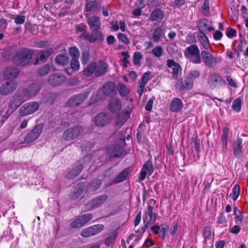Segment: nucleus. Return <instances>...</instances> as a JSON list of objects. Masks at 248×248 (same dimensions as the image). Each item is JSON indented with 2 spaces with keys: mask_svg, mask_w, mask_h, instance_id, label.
<instances>
[{
  "mask_svg": "<svg viewBox=\"0 0 248 248\" xmlns=\"http://www.w3.org/2000/svg\"><path fill=\"white\" fill-rule=\"evenodd\" d=\"M33 51L28 49H21L18 50L13 57L12 61L14 63L20 66L25 65L31 62Z\"/></svg>",
  "mask_w": 248,
  "mask_h": 248,
  "instance_id": "nucleus-1",
  "label": "nucleus"
},
{
  "mask_svg": "<svg viewBox=\"0 0 248 248\" xmlns=\"http://www.w3.org/2000/svg\"><path fill=\"white\" fill-rule=\"evenodd\" d=\"M84 187V186L83 184L80 183L78 184L77 187H75L74 190L71 193V198L73 200L78 198L82 194Z\"/></svg>",
  "mask_w": 248,
  "mask_h": 248,
  "instance_id": "nucleus-30",
  "label": "nucleus"
},
{
  "mask_svg": "<svg viewBox=\"0 0 248 248\" xmlns=\"http://www.w3.org/2000/svg\"><path fill=\"white\" fill-rule=\"evenodd\" d=\"M107 199V196L105 195H101L97 198L94 199L92 201L91 209L99 207L103 203H104Z\"/></svg>",
  "mask_w": 248,
  "mask_h": 248,
  "instance_id": "nucleus-31",
  "label": "nucleus"
},
{
  "mask_svg": "<svg viewBox=\"0 0 248 248\" xmlns=\"http://www.w3.org/2000/svg\"><path fill=\"white\" fill-rule=\"evenodd\" d=\"M82 36L84 37V39L92 43L101 44L104 39V35L100 29L91 30V34L85 32Z\"/></svg>",
  "mask_w": 248,
  "mask_h": 248,
  "instance_id": "nucleus-2",
  "label": "nucleus"
},
{
  "mask_svg": "<svg viewBox=\"0 0 248 248\" xmlns=\"http://www.w3.org/2000/svg\"><path fill=\"white\" fill-rule=\"evenodd\" d=\"M233 212L236 223H241L243 217L241 211L235 206L233 208Z\"/></svg>",
  "mask_w": 248,
  "mask_h": 248,
  "instance_id": "nucleus-39",
  "label": "nucleus"
},
{
  "mask_svg": "<svg viewBox=\"0 0 248 248\" xmlns=\"http://www.w3.org/2000/svg\"><path fill=\"white\" fill-rule=\"evenodd\" d=\"M83 132V129L81 127L76 126L68 128L63 135V138L66 140H71L80 136Z\"/></svg>",
  "mask_w": 248,
  "mask_h": 248,
  "instance_id": "nucleus-7",
  "label": "nucleus"
},
{
  "mask_svg": "<svg viewBox=\"0 0 248 248\" xmlns=\"http://www.w3.org/2000/svg\"><path fill=\"white\" fill-rule=\"evenodd\" d=\"M241 99L239 98H237L232 103V108L236 112H239L241 110Z\"/></svg>",
  "mask_w": 248,
  "mask_h": 248,
  "instance_id": "nucleus-46",
  "label": "nucleus"
},
{
  "mask_svg": "<svg viewBox=\"0 0 248 248\" xmlns=\"http://www.w3.org/2000/svg\"><path fill=\"white\" fill-rule=\"evenodd\" d=\"M178 230V224L177 222H173L170 230V234L174 235Z\"/></svg>",
  "mask_w": 248,
  "mask_h": 248,
  "instance_id": "nucleus-60",
  "label": "nucleus"
},
{
  "mask_svg": "<svg viewBox=\"0 0 248 248\" xmlns=\"http://www.w3.org/2000/svg\"><path fill=\"white\" fill-rule=\"evenodd\" d=\"M202 58L200 56V51L189 58V61L194 64H200L202 62Z\"/></svg>",
  "mask_w": 248,
  "mask_h": 248,
  "instance_id": "nucleus-44",
  "label": "nucleus"
},
{
  "mask_svg": "<svg viewBox=\"0 0 248 248\" xmlns=\"http://www.w3.org/2000/svg\"><path fill=\"white\" fill-rule=\"evenodd\" d=\"M222 78L217 74H211L209 75L208 83L212 88H218L224 84Z\"/></svg>",
  "mask_w": 248,
  "mask_h": 248,
  "instance_id": "nucleus-10",
  "label": "nucleus"
},
{
  "mask_svg": "<svg viewBox=\"0 0 248 248\" xmlns=\"http://www.w3.org/2000/svg\"><path fill=\"white\" fill-rule=\"evenodd\" d=\"M65 79V77L63 75H54L49 77L48 82L51 85L56 86L62 84Z\"/></svg>",
  "mask_w": 248,
  "mask_h": 248,
  "instance_id": "nucleus-21",
  "label": "nucleus"
},
{
  "mask_svg": "<svg viewBox=\"0 0 248 248\" xmlns=\"http://www.w3.org/2000/svg\"><path fill=\"white\" fill-rule=\"evenodd\" d=\"M167 66L172 68V74L173 78H177L178 72L180 68L179 63L175 62L173 60H168L167 61Z\"/></svg>",
  "mask_w": 248,
  "mask_h": 248,
  "instance_id": "nucleus-24",
  "label": "nucleus"
},
{
  "mask_svg": "<svg viewBox=\"0 0 248 248\" xmlns=\"http://www.w3.org/2000/svg\"><path fill=\"white\" fill-rule=\"evenodd\" d=\"M242 140L238 138L233 144V151L234 155L237 156L242 152Z\"/></svg>",
  "mask_w": 248,
  "mask_h": 248,
  "instance_id": "nucleus-29",
  "label": "nucleus"
},
{
  "mask_svg": "<svg viewBox=\"0 0 248 248\" xmlns=\"http://www.w3.org/2000/svg\"><path fill=\"white\" fill-rule=\"evenodd\" d=\"M198 28L200 31V32H207L214 30V29L211 27L208 26V21L205 19H201L198 24Z\"/></svg>",
  "mask_w": 248,
  "mask_h": 248,
  "instance_id": "nucleus-22",
  "label": "nucleus"
},
{
  "mask_svg": "<svg viewBox=\"0 0 248 248\" xmlns=\"http://www.w3.org/2000/svg\"><path fill=\"white\" fill-rule=\"evenodd\" d=\"M87 22L91 30L100 29L101 23L100 18L97 16H92L87 18Z\"/></svg>",
  "mask_w": 248,
  "mask_h": 248,
  "instance_id": "nucleus-16",
  "label": "nucleus"
},
{
  "mask_svg": "<svg viewBox=\"0 0 248 248\" xmlns=\"http://www.w3.org/2000/svg\"><path fill=\"white\" fill-rule=\"evenodd\" d=\"M101 182L99 179L93 180L88 186L87 190L89 191H93L97 190L101 186Z\"/></svg>",
  "mask_w": 248,
  "mask_h": 248,
  "instance_id": "nucleus-35",
  "label": "nucleus"
},
{
  "mask_svg": "<svg viewBox=\"0 0 248 248\" xmlns=\"http://www.w3.org/2000/svg\"><path fill=\"white\" fill-rule=\"evenodd\" d=\"M70 65L73 70L78 71L80 66L78 59H72L70 62Z\"/></svg>",
  "mask_w": 248,
  "mask_h": 248,
  "instance_id": "nucleus-53",
  "label": "nucleus"
},
{
  "mask_svg": "<svg viewBox=\"0 0 248 248\" xmlns=\"http://www.w3.org/2000/svg\"><path fill=\"white\" fill-rule=\"evenodd\" d=\"M229 128L227 127H224L223 129V134L221 137V142L223 146L227 147L228 143V139L229 137Z\"/></svg>",
  "mask_w": 248,
  "mask_h": 248,
  "instance_id": "nucleus-41",
  "label": "nucleus"
},
{
  "mask_svg": "<svg viewBox=\"0 0 248 248\" xmlns=\"http://www.w3.org/2000/svg\"><path fill=\"white\" fill-rule=\"evenodd\" d=\"M162 30L160 27H157L154 30L153 38L155 41L158 42L163 36Z\"/></svg>",
  "mask_w": 248,
  "mask_h": 248,
  "instance_id": "nucleus-40",
  "label": "nucleus"
},
{
  "mask_svg": "<svg viewBox=\"0 0 248 248\" xmlns=\"http://www.w3.org/2000/svg\"><path fill=\"white\" fill-rule=\"evenodd\" d=\"M183 107V103L181 99L178 98H174L170 106V110L172 112H177L179 111Z\"/></svg>",
  "mask_w": 248,
  "mask_h": 248,
  "instance_id": "nucleus-25",
  "label": "nucleus"
},
{
  "mask_svg": "<svg viewBox=\"0 0 248 248\" xmlns=\"http://www.w3.org/2000/svg\"><path fill=\"white\" fill-rule=\"evenodd\" d=\"M92 217L93 216L92 214H85L79 217L80 221H81L83 225H84L87 222L91 220Z\"/></svg>",
  "mask_w": 248,
  "mask_h": 248,
  "instance_id": "nucleus-54",
  "label": "nucleus"
},
{
  "mask_svg": "<svg viewBox=\"0 0 248 248\" xmlns=\"http://www.w3.org/2000/svg\"><path fill=\"white\" fill-rule=\"evenodd\" d=\"M39 104L36 102H31L24 104L19 110V114L22 116H26L36 111Z\"/></svg>",
  "mask_w": 248,
  "mask_h": 248,
  "instance_id": "nucleus-3",
  "label": "nucleus"
},
{
  "mask_svg": "<svg viewBox=\"0 0 248 248\" xmlns=\"http://www.w3.org/2000/svg\"><path fill=\"white\" fill-rule=\"evenodd\" d=\"M69 53L72 59H78L79 51L76 47H71L69 49Z\"/></svg>",
  "mask_w": 248,
  "mask_h": 248,
  "instance_id": "nucleus-49",
  "label": "nucleus"
},
{
  "mask_svg": "<svg viewBox=\"0 0 248 248\" xmlns=\"http://www.w3.org/2000/svg\"><path fill=\"white\" fill-rule=\"evenodd\" d=\"M102 92L106 95L112 94L115 92V86L112 82L106 83L102 89Z\"/></svg>",
  "mask_w": 248,
  "mask_h": 248,
  "instance_id": "nucleus-26",
  "label": "nucleus"
},
{
  "mask_svg": "<svg viewBox=\"0 0 248 248\" xmlns=\"http://www.w3.org/2000/svg\"><path fill=\"white\" fill-rule=\"evenodd\" d=\"M181 86L180 89L182 90H189L192 88L193 85V81L191 78H186L181 82Z\"/></svg>",
  "mask_w": 248,
  "mask_h": 248,
  "instance_id": "nucleus-32",
  "label": "nucleus"
},
{
  "mask_svg": "<svg viewBox=\"0 0 248 248\" xmlns=\"http://www.w3.org/2000/svg\"><path fill=\"white\" fill-rule=\"evenodd\" d=\"M163 49L161 47L157 46L152 50L154 55L156 57H160L162 55Z\"/></svg>",
  "mask_w": 248,
  "mask_h": 248,
  "instance_id": "nucleus-55",
  "label": "nucleus"
},
{
  "mask_svg": "<svg viewBox=\"0 0 248 248\" xmlns=\"http://www.w3.org/2000/svg\"><path fill=\"white\" fill-rule=\"evenodd\" d=\"M83 169V166L81 164L78 165L76 168L73 170L67 175L69 178H73L78 175Z\"/></svg>",
  "mask_w": 248,
  "mask_h": 248,
  "instance_id": "nucleus-42",
  "label": "nucleus"
},
{
  "mask_svg": "<svg viewBox=\"0 0 248 248\" xmlns=\"http://www.w3.org/2000/svg\"><path fill=\"white\" fill-rule=\"evenodd\" d=\"M17 84L14 81L7 82L1 86L0 89V93L3 95L9 94L15 90Z\"/></svg>",
  "mask_w": 248,
  "mask_h": 248,
  "instance_id": "nucleus-13",
  "label": "nucleus"
},
{
  "mask_svg": "<svg viewBox=\"0 0 248 248\" xmlns=\"http://www.w3.org/2000/svg\"><path fill=\"white\" fill-rule=\"evenodd\" d=\"M53 52V51L51 48L48 49L44 51H42L41 52V54L39 57V60L40 61L45 62L47 58L51 54H52ZM38 61L39 59H37L34 62V64H37L38 63Z\"/></svg>",
  "mask_w": 248,
  "mask_h": 248,
  "instance_id": "nucleus-34",
  "label": "nucleus"
},
{
  "mask_svg": "<svg viewBox=\"0 0 248 248\" xmlns=\"http://www.w3.org/2000/svg\"><path fill=\"white\" fill-rule=\"evenodd\" d=\"M240 194V186L238 185H235L232 189V199L235 201L238 198Z\"/></svg>",
  "mask_w": 248,
  "mask_h": 248,
  "instance_id": "nucleus-52",
  "label": "nucleus"
},
{
  "mask_svg": "<svg viewBox=\"0 0 248 248\" xmlns=\"http://www.w3.org/2000/svg\"><path fill=\"white\" fill-rule=\"evenodd\" d=\"M83 224L80 221L79 217L74 220L71 223V226L74 228L81 227Z\"/></svg>",
  "mask_w": 248,
  "mask_h": 248,
  "instance_id": "nucleus-57",
  "label": "nucleus"
},
{
  "mask_svg": "<svg viewBox=\"0 0 248 248\" xmlns=\"http://www.w3.org/2000/svg\"><path fill=\"white\" fill-rule=\"evenodd\" d=\"M128 174L127 170H125L120 173L115 178L114 182L115 183H118L124 180Z\"/></svg>",
  "mask_w": 248,
  "mask_h": 248,
  "instance_id": "nucleus-43",
  "label": "nucleus"
},
{
  "mask_svg": "<svg viewBox=\"0 0 248 248\" xmlns=\"http://www.w3.org/2000/svg\"><path fill=\"white\" fill-rule=\"evenodd\" d=\"M201 56L203 62L210 67H214L219 61L217 57L205 50L201 52Z\"/></svg>",
  "mask_w": 248,
  "mask_h": 248,
  "instance_id": "nucleus-4",
  "label": "nucleus"
},
{
  "mask_svg": "<svg viewBox=\"0 0 248 248\" xmlns=\"http://www.w3.org/2000/svg\"><path fill=\"white\" fill-rule=\"evenodd\" d=\"M143 55L141 53L137 51L134 53L133 59V63L135 65H139L140 61L142 59Z\"/></svg>",
  "mask_w": 248,
  "mask_h": 248,
  "instance_id": "nucleus-50",
  "label": "nucleus"
},
{
  "mask_svg": "<svg viewBox=\"0 0 248 248\" xmlns=\"http://www.w3.org/2000/svg\"><path fill=\"white\" fill-rule=\"evenodd\" d=\"M116 238V235L115 234L111 235L108 237H107L105 240V244L108 245L109 246L111 245L113 242L115 240Z\"/></svg>",
  "mask_w": 248,
  "mask_h": 248,
  "instance_id": "nucleus-62",
  "label": "nucleus"
},
{
  "mask_svg": "<svg viewBox=\"0 0 248 248\" xmlns=\"http://www.w3.org/2000/svg\"><path fill=\"white\" fill-rule=\"evenodd\" d=\"M96 68V63L93 62L89 64L83 70L82 72L84 76L90 77L94 73Z\"/></svg>",
  "mask_w": 248,
  "mask_h": 248,
  "instance_id": "nucleus-27",
  "label": "nucleus"
},
{
  "mask_svg": "<svg viewBox=\"0 0 248 248\" xmlns=\"http://www.w3.org/2000/svg\"><path fill=\"white\" fill-rule=\"evenodd\" d=\"M226 80L228 82V84L231 86H232L233 88H237V86L236 81L233 79H232L231 77L228 76L226 78Z\"/></svg>",
  "mask_w": 248,
  "mask_h": 248,
  "instance_id": "nucleus-61",
  "label": "nucleus"
},
{
  "mask_svg": "<svg viewBox=\"0 0 248 248\" xmlns=\"http://www.w3.org/2000/svg\"><path fill=\"white\" fill-rule=\"evenodd\" d=\"M51 65L48 64H46L40 68L38 72L39 74L41 76H44L47 74L51 70Z\"/></svg>",
  "mask_w": 248,
  "mask_h": 248,
  "instance_id": "nucleus-47",
  "label": "nucleus"
},
{
  "mask_svg": "<svg viewBox=\"0 0 248 248\" xmlns=\"http://www.w3.org/2000/svg\"><path fill=\"white\" fill-rule=\"evenodd\" d=\"M76 28V32L77 33H81L79 37L84 39V37L82 36V35L84 34L85 32H88L86 31L87 27L83 24H80L77 25Z\"/></svg>",
  "mask_w": 248,
  "mask_h": 248,
  "instance_id": "nucleus-45",
  "label": "nucleus"
},
{
  "mask_svg": "<svg viewBox=\"0 0 248 248\" xmlns=\"http://www.w3.org/2000/svg\"><path fill=\"white\" fill-rule=\"evenodd\" d=\"M104 229L102 224H97L83 229L80 234L84 237H88L99 233Z\"/></svg>",
  "mask_w": 248,
  "mask_h": 248,
  "instance_id": "nucleus-6",
  "label": "nucleus"
},
{
  "mask_svg": "<svg viewBox=\"0 0 248 248\" xmlns=\"http://www.w3.org/2000/svg\"><path fill=\"white\" fill-rule=\"evenodd\" d=\"M122 103L121 100L116 97H112L110 99L108 108L113 114H118L122 109Z\"/></svg>",
  "mask_w": 248,
  "mask_h": 248,
  "instance_id": "nucleus-8",
  "label": "nucleus"
},
{
  "mask_svg": "<svg viewBox=\"0 0 248 248\" xmlns=\"http://www.w3.org/2000/svg\"><path fill=\"white\" fill-rule=\"evenodd\" d=\"M130 112L128 110H124L122 112L116 114L117 116L115 120V124L120 126L123 125L130 116Z\"/></svg>",
  "mask_w": 248,
  "mask_h": 248,
  "instance_id": "nucleus-14",
  "label": "nucleus"
},
{
  "mask_svg": "<svg viewBox=\"0 0 248 248\" xmlns=\"http://www.w3.org/2000/svg\"><path fill=\"white\" fill-rule=\"evenodd\" d=\"M153 170L152 163L150 161H146L143 166L139 179L140 180H143L147 174L150 175L152 174Z\"/></svg>",
  "mask_w": 248,
  "mask_h": 248,
  "instance_id": "nucleus-17",
  "label": "nucleus"
},
{
  "mask_svg": "<svg viewBox=\"0 0 248 248\" xmlns=\"http://www.w3.org/2000/svg\"><path fill=\"white\" fill-rule=\"evenodd\" d=\"M168 229V226L166 224H161L160 226L155 225L151 228L154 233L159 234L162 238L165 237L166 231Z\"/></svg>",
  "mask_w": 248,
  "mask_h": 248,
  "instance_id": "nucleus-19",
  "label": "nucleus"
},
{
  "mask_svg": "<svg viewBox=\"0 0 248 248\" xmlns=\"http://www.w3.org/2000/svg\"><path fill=\"white\" fill-rule=\"evenodd\" d=\"M199 51L200 50L196 45H192L186 48L184 55L186 58L188 59Z\"/></svg>",
  "mask_w": 248,
  "mask_h": 248,
  "instance_id": "nucleus-23",
  "label": "nucleus"
},
{
  "mask_svg": "<svg viewBox=\"0 0 248 248\" xmlns=\"http://www.w3.org/2000/svg\"><path fill=\"white\" fill-rule=\"evenodd\" d=\"M118 38L120 41L125 44H128L129 43V41L127 37L123 33H119L118 35Z\"/></svg>",
  "mask_w": 248,
  "mask_h": 248,
  "instance_id": "nucleus-59",
  "label": "nucleus"
},
{
  "mask_svg": "<svg viewBox=\"0 0 248 248\" xmlns=\"http://www.w3.org/2000/svg\"><path fill=\"white\" fill-rule=\"evenodd\" d=\"M117 88L118 92L122 96H125L127 95L130 92L129 89L122 83H119L118 84Z\"/></svg>",
  "mask_w": 248,
  "mask_h": 248,
  "instance_id": "nucleus-38",
  "label": "nucleus"
},
{
  "mask_svg": "<svg viewBox=\"0 0 248 248\" xmlns=\"http://www.w3.org/2000/svg\"><path fill=\"white\" fill-rule=\"evenodd\" d=\"M146 85V84L140 81L139 85L138 87V93L140 96L142 95Z\"/></svg>",
  "mask_w": 248,
  "mask_h": 248,
  "instance_id": "nucleus-58",
  "label": "nucleus"
},
{
  "mask_svg": "<svg viewBox=\"0 0 248 248\" xmlns=\"http://www.w3.org/2000/svg\"><path fill=\"white\" fill-rule=\"evenodd\" d=\"M87 97L86 93L75 95L67 101V105L70 107H75L81 104Z\"/></svg>",
  "mask_w": 248,
  "mask_h": 248,
  "instance_id": "nucleus-12",
  "label": "nucleus"
},
{
  "mask_svg": "<svg viewBox=\"0 0 248 248\" xmlns=\"http://www.w3.org/2000/svg\"><path fill=\"white\" fill-rule=\"evenodd\" d=\"M154 98H150L145 106V109L148 111H151L152 109V106L154 102Z\"/></svg>",
  "mask_w": 248,
  "mask_h": 248,
  "instance_id": "nucleus-64",
  "label": "nucleus"
},
{
  "mask_svg": "<svg viewBox=\"0 0 248 248\" xmlns=\"http://www.w3.org/2000/svg\"><path fill=\"white\" fill-rule=\"evenodd\" d=\"M163 18V12L160 9H155L154 10L151 14L150 18L152 21L161 20Z\"/></svg>",
  "mask_w": 248,
  "mask_h": 248,
  "instance_id": "nucleus-33",
  "label": "nucleus"
},
{
  "mask_svg": "<svg viewBox=\"0 0 248 248\" xmlns=\"http://www.w3.org/2000/svg\"><path fill=\"white\" fill-rule=\"evenodd\" d=\"M211 234V228L210 227L207 226L205 227L203 232L204 236L207 238H209Z\"/></svg>",
  "mask_w": 248,
  "mask_h": 248,
  "instance_id": "nucleus-63",
  "label": "nucleus"
},
{
  "mask_svg": "<svg viewBox=\"0 0 248 248\" xmlns=\"http://www.w3.org/2000/svg\"><path fill=\"white\" fill-rule=\"evenodd\" d=\"M98 6H99V3L98 1L96 0L89 1L86 5V11H95Z\"/></svg>",
  "mask_w": 248,
  "mask_h": 248,
  "instance_id": "nucleus-36",
  "label": "nucleus"
},
{
  "mask_svg": "<svg viewBox=\"0 0 248 248\" xmlns=\"http://www.w3.org/2000/svg\"><path fill=\"white\" fill-rule=\"evenodd\" d=\"M43 129L42 124L36 125L25 137V142L30 143L34 142L40 137Z\"/></svg>",
  "mask_w": 248,
  "mask_h": 248,
  "instance_id": "nucleus-5",
  "label": "nucleus"
},
{
  "mask_svg": "<svg viewBox=\"0 0 248 248\" xmlns=\"http://www.w3.org/2000/svg\"><path fill=\"white\" fill-rule=\"evenodd\" d=\"M111 121V117L108 113H100L97 115L94 118L95 124L100 127L108 124Z\"/></svg>",
  "mask_w": 248,
  "mask_h": 248,
  "instance_id": "nucleus-9",
  "label": "nucleus"
},
{
  "mask_svg": "<svg viewBox=\"0 0 248 248\" xmlns=\"http://www.w3.org/2000/svg\"><path fill=\"white\" fill-rule=\"evenodd\" d=\"M18 72L19 70L16 67H8L3 71V76L5 79H11L16 78Z\"/></svg>",
  "mask_w": 248,
  "mask_h": 248,
  "instance_id": "nucleus-18",
  "label": "nucleus"
},
{
  "mask_svg": "<svg viewBox=\"0 0 248 248\" xmlns=\"http://www.w3.org/2000/svg\"><path fill=\"white\" fill-rule=\"evenodd\" d=\"M151 72L150 71H148L145 72L142 75V77L140 80L141 82L145 83L147 84L148 81L151 79Z\"/></svg>",
  "mask_w": 248,
  "mask_h": 248,
  "instance_id": "nucleus-56",
  "label": "nucleus"
},
{
  "mask_svg": "<svg viewBox=\"0 0 248 248\" xmlns=\"http://www.w3.org/2000/svg\"><path fill=\"white\" fill-rule=\"evenodd\" d=\"M11 18L15 20L16 24H22L24 23L26 17L23 15L12 16Z\"/></svg>",
  "mask_w": 248,
  "mask_h": 248,
  "instance_id": "nucleus-51",
  "label": "nucleus"
},
{
  "mask_svg": "<svg viewBox=\"0 0 248 248\" xmlns=\"http://www.w3.org/2000/svg\"><path fill=\"white\" fill-rule=\"evenodd\" d=\"M156 215L155 214H153L149 215H146L145 217L143 218L144 223L146 224H153L155 221Z\"/></svg>",
  "mask_w": 248,
  "mask_h": 248,
  "instance_id": "nucleus-48",
  "label": "nucleus"
},
{
  "mask_svg": "<svg viewBox=\"0 0 248 248\" xmlns=\"http://www.w3.org/2000/svg\"><path fill=\"white\" fill-rule=\"evenodd\" d=\"M55 61L58 64L63 65L68 63V58L66 54H60L56 57Z\"/></svg>",
  "mask_w": 248,
  "mask_h": 248,
  "instance_id": "nucleus-37",
  "label": "nucleus"
},
{
  "mask_svg": "<svg viewBox=\"0 0 248 248\" xmlns=\"http://www.w3.org/2000/svg\"><path fill=\"white\" fill-rule=\"evenodd\" d=\"M24 101V98H22L21 95H20V96H14L10 101V103H9V108L7 110L5 116H9Z\"/></svg>",
  "mask_w": 248,
  "mask_h": 248,
  "instance_id": "nucleus-11",
  "label": "nucleus"
},
{
  "mask_svg": "<svg viewBox=\"0 0 248 248\" xmlns=\"http://www.w3.org/2000/svg\"><path fill=\"white\" fill-rule=\"evenodd\" d=\"M108 65L102 60H100L98 63H96V68L95 70V76L100 77L104 74L107 70Z\"/></svg>",
  "mask_w": 248,
  "mask_h": 248,
  "instance_id": "nucleus-20",
  "label": "nucleus"
},
{
  "mask_svg": "<svg viewBox=\"0 0 248 248\" xmlns=\"http://www.w3.org/2000/svg\"><path fill=\"white\" fill-rule=\"evenodd\" d=\"M198 38L203 47L208 49L210 47V44L208 38L203 32H199Z\"/></svg>",
  "mask_w": 248,
  "mask_h": 248,
  "instance_id": "nucleus-28",
  "label": "nucleus"
},
{
  "mask_svg": "<svg viewBox=\"0 0 248 248\" xmlns=\"http://www.w3.org/2000/svg\"><path fill=\"white\" fill-rule=\"evenodd\" d=\"M40 87L38 84H33L30 85L28 88L23 90L22 94L24 96L31 97L36 95L40 91Z\"/></svg>",
  "mask_w": 248,
  "mask_h": 248,
  "instance_id": "nucleus-15",
  "label": "nucleus"
}]
</instances>
